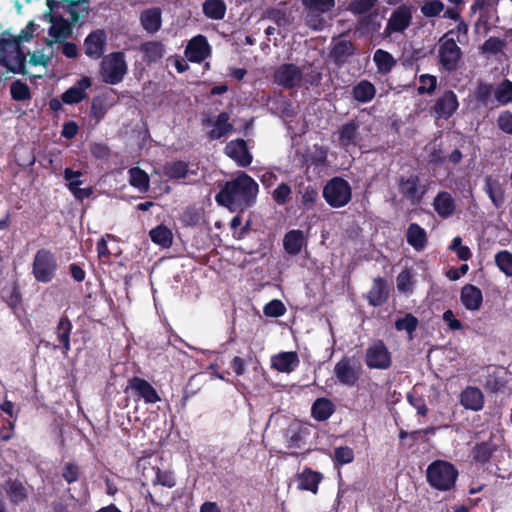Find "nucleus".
I'll return each instance as SVG.
<instances>
[{
  "instance_id": "nucleus-1",
  "label": "nucleus",
  "mask_w": 512,
  "mask_h": 512,
  "mask_svg": "<svg viewBox=\"0 0 512 512\" xmlns=\"http://www.w3.org/2000/svg\"><path fill=\"white\" fill-rule=\"evenodd\" d=\"M257 193L258 184L249 175L240 172L235 179L226 182L216 195V201L231 211L242 210L252 204Z\"/></svg>"
},
{
  "instance_id": "nucleus-2",
  "label": "nucleus",
  "mask_w": 512,
  "mask_h": 512,
  "mask_svg": "<svg viewBox=\"0 0 512 512\" xmlns=\"http://www.w3.org/2000/svg\"><path fill=\"white\" fill-rule=\"evenodd\" d=\"M427 481L433 488L448 491L454 487L458 471L453 464L444 460L432 462L426 471Z\"/></svg>"
},
{
  "instance_id": "nucleus-3",
  "label": "nucleus",
  "mask_w": 512,
  "mask_h": 512,
  "mask_svg": "<svg viewBox=\"0 0 512 512\" xmlns=\"http://www.w3.org/2000/svg\"><path fill=\"white\" fill-rule=\"evenodd\" d=\"M58 262L56 255L48 249H39L32 261V274L37 282L49 283L57 273Z\"/></svg>"
},
{
  "instance_id": "nucleus-4",
  "label": "nucleus",
  "mask_w": 512,
  "mask_h": 512,
  "mask_svg": "<svg viewBox=\"0 0 512 512\" xmlns=\"http://www.w3.org/2000/svg\"><path fill=\"white\" fill-rule=\"evenodd\" d=\"M25 62L26 56L17 43L12 42L10 39H2L0 41V66L6 72L26 74Z\"/></svg>"
},
{
  "instance_id": "nucleus-5",
  "label": "nucleus",
  "mask_w": 512,
  "mask_h": 512,
  "mask_svg": "<svg viewBox=\"0 0 512 512\" xmlns=\"http://www.w3.org/2000/svg\"><path fill=\"white\" fill-rule=\"evenodd\" d=\"M127 73V63L122 52H113L105 56L100 65L102 80L110 85L120 83Z\"/></svg>"
},
{
  "instance_id": "nucleus-6",
  "label": "nucleus",
  "mask_w": 512,
  "mask_h": 512,
  "mask_svg": "<svg viewBox=\"0 0 512 512\" xmlns=\"http://www.w3.org/2000/svg\"><path fill=\"white\" fill-rule=\"evenodd\" d=\"M352 191L350 184L339 177L331 179L323 189V197L334 208H340L351 200Z\"/></svg>"
},
{
  "instance_id": "nucleus-7",
  "label": "nucleus",
  "mask_w": 512,
  "mask_h": 512,
  "mask_svg": "<svg viewBox=\"0 0 512 512\" xmlns=\"http://www.w3.org/2000/svg\"><path fill=\"white\" fill-rule=\"evenodd\" d=\"M453 36L454 30H450L439 40V60L448 70L455 69L461 58V50Z\"/></svg>"
},
{
  "instance_id": "nucleus-8",
  "label": "nucleus",
  "mask_w": 512,
  "mask_h": 512,
  "mask_svg": "<svg viewBox=\"0 0 512 512\" xmlns=\"http://www.w3.org/2000/svg\"><path fill=\"white\" fill-rule=\"evenodd\" d=\"M412 21L411 8L402 5L395 9L386 24L383 32L384 38H393L394 34H402L410 26Z\"/></svg>"
},
{
  "instance_id": "nucleus-9",
  "label": "nucleus",
  "mask_w": 512,
  "mask_h": 512,
  "mask_svg": "<svg viewBox=\"0 0 512 512\" xmlns=\"http://www.w3.org/2000/svg\"><path fill=\"white\" fill-rule=\"evenodd\" d=\"M303 80L302 69L292 63L278 66L274 71V81L283 88H294L301 85Z\"/></svg>"
},
{
  "instance_id": "nucleus-10",
  "label": "nucleus",
  "mask_w": 512,
  "mask_h": 512,
  "mask_svg": "<svg viewBox=\"0 0 512 512\" xmlns=\"http://www.w3.org/2000/svg\"><path fill=\"white\" fill-rule=\"evenodd\" d=\"M365 361L369 368L387 369L391 365V354L383 341L377 340L367 348Z\"/></svg>"
},
{
  "instance_id": "nucleus-11",
  "label": "nucleus",
  "mask_w": 512,
  "mask_h": 512,
  "mask_svg": "<svg viewBox=\"0 0 512 512\" xmlns=\"http://www.w3.org/2000/svg\"><path fill=\"white\" fill-rule=\"evenodd\" d=\"M52 13L53 12L50 11L51 26L48 31L49 37L52 38V40H46L48 46H51L53 43L64 42L72 33L71 23L61 17L54 16Z\"/></svg>"
},
{
  "instance_id": "nucleus-12",
  "label": "nucleus",
  "mask_w": 512,
  "mask_h": 512,
  "mask_svg": "<svg viewBox=\"0 0 512 512\" xmlns=\"http://www.w3.org/2000/svg\"><path fill=\"white\" fill-rule=\"evenodd\" d=\"M107 41V35L104 30L97 29L91 32L84 40L85 54L91 59L102 57Z\"/></svg>"
},
{
  "instance_id": "nucleus-13",
  "label": "nucleus",
  "mask_w": 512,
  "mask_h": 512,
  "mask_svg": "<svg viewBox=\"0 0 512 512\" xmlns=\"http://www.w3.org/2000/svg\"><path fill=\"white\" fill-rule=\"evenodd\" d=\"M334 374L341 384L354 386L359 379L360 370L355 367L351 359L343 358L336 363Z\"/></svg>"
},
{
  "instance_id": "nucleus-14",
  "label": "nucleus",
  "mask_w": 512,
  "mask_h": 512,
  "mask_svg": "<svg viewBox=\"0 0 512 512\" xmlns=\"http://www.w3.org/2000/svg\"><path fill=\"white\" fill-rule=\"evenodd\" d=\"M210 54V46L207 39L202 35L193 37L187 44L185 56L191 62H201Z\"/></svg>"
},
{
  "instance_id": "nucleus-15",
  "label": "nucleus",
  "mask_w": 512,
  "mask_h": 512,
  "mask_svg": "<svg viewBox=\"0 0 512 512\" xmlns=\"http://www.w3.org/2000/svg\"><path fill=\"white\" fill-rule=\"evenodd\" d=\"M91 85L92 81L89 77H82L61 95L62 102L67 105L80 103L87 97V90Z\"/></svg>"
},
{
  "instance_id": "nucleus-16",
  "label": "nucleus",
  "mask_w": 512,
  "mask_h": 512,
  "mask_svg": "<svg viewBox=\"0 0 512 512\" xmlns=\"http://www.w3.org/2000/svg\"><path fill=\"white\" fill-rule=\"evenodd\" d=\"M128 389L133 390L147 404H154L160 401V396L154 387L142 378H131L125 391Z\"/></svg>"
},
{
  "instance_id": "nucleus-17",
  "label": "nucleus",
  "mask_w": 512,
  "mask_h": 512,
  "mask_svg": "<svg viewBox=\"0 0 512 512\" xmlns=\"http://www.w3.org/2000/svg\"><path fill=\"white\" fill-rule=\"evenodd\" d=\"M225 153L241 167H246L252 162V155L242 139L230 141L225 147Z\"/></svg>"
},
{
  "instance_id": "nucleus-18",
  "label": "nucleus",
  "mask_w": 512,
  "mask_h": 512,
  "mask_svg": "<svg viewBox=\"0 0 512 512\" xmlns=\"http://www.w3.org/2000/svg\"><path fill=\"white\" fill-rule=\"evenodd\" d=\"M459 106L454 92L446 91L435 103L434 110L438 118L448 119Z\"/></svg>"
},
{
  "instance_id": "nucleus-19",
  "label": "nucleus",
  "mask_w": 512,
  "mask_h": 512,
  "mask_svg": "<svg viewBox=\"0 0 512 512\" xmlns=\"http://www.w3.org/2000/svg\"><path fill=\"white\" fill-rule=\"evenodd\" d=\"M460 301L467 310L478 311L483 302V295L478 287L467 284L461 289Z\"/></svg>"
},
{
  "instance_id": "nucleus-20",
  "label": "nucleus",
  "mask_w": 512,
  "mask_h": 512,
  "mask_svg": "<svg viewBox=\"0 0 512 512\" xmlns=\"http://www.w3.org/2000/svg\"><path fill=\"white\" fill-rule=\"evenodd\" d=\"M299 357L296 352H281L271 358L272 368L281 373H290L299 365Z\"/></svg>"
},
{
  "instance_id": "nucleus-21",
  "label": "nucleus",
  "mask_w": 512,
  "mask_h": 512,
  "mask_svg": "<svg viewBox=\"0 0 512 512\" xmlns=\"http://www.w3.org/2000/svg\"><path fill=\"white\" fill-rule=\"evenodd\" d=\"M460 403L465 409L479 411L484 406L483 393L479 388L469 386L461 392Z\"/></svg>"
},
{
  "instance_id": "nucleus-22",
  "label": "nucleus",
  "mask_w": 512,
  "mask_h": 512,
  "mask_svg": "<svg viewBox=\"0 0 512 512\" xmlns=\"http://www.w3.org/2000/svg\"><path fill=\"white\" fill-rule=\"evenodd\" d=\"M400 192L412 203L419 202L424 194V189L419 186L417 176L411 175L406 179H401L399 184Z\"/></svg>"
},
{
  "instance_id": "nucleus-23",
  "label": "nucleus",
  "mask_w": 512,
  "mask_h": 512,
  "mask_svg": "<svg viewBox=\"0 0 512 512\" xmlns=\"http://www.w3.org/2000/svg\"><path fill=\"white\" fill-rule=\"evenodd\" d=\"M484 191L496 208L503 205L505 192L502 184L497 179L492 176H486L484 179Z\"/></svg>"
},
{
  "instance_id": "nucleus-24",
  "label": "nucleus",
  "mask_w": 512,
  "mask_h": 512,
  "mask_svg": "<svg viewBox=\"0 0 512 512\" xmlns=\"http://www.w3.org/2000/svg\"><path fill=\"white\" fill-rule=\"evenodd\" d=\"M322 480V475L319 472L311 469H305L297 476V485L300 490L310 491L316 494L318 485Z\"/></svg>"
},
{
  "instance_id": "nucleus-25",
  "label": "nucleus",
  "mask_w": 512,
  "mask_h": 512,
  "mask_svg": "<svg viewBox=\"0 0 512 512\" xmlns=\"http://www.w3.org/2000/svg\"><path fill=\"white\" fill-rule=\"evenodd\" d=\"M406 239L408 244L416 251H422L427 245V233L416 223L409 225L406 233Z\"/></svg>"
},
{
  "instance_id": "nucleus-26",
  "label": "nucleus",
  "mask_w": 512,
  "mask_h": 512,
  "mask_svg": "<svg viewBox=\"0 0 512 512\" xmlns=\"http://www.w3.org/2000/svg\"><path fill=\"white\" fill-rule=\"evenodd\" d=\"M437 214L443 218L451 216L455 211V201L448 192L439 193L433 202Z\"/></svg>"
},
{
  "instance_id": "nucleus-27",
  "label": "nucleus",
  "mask_w": 512,
  "mask_h": 512,
  "mask_svg": "<svg viewBox=\"0 0 512 512\" xmlns=\"http://www.w3.org/2000/svg\"><path fill=\"white\" fill-rule=\"evenodd\" d=\"M232 130L233 125L229 122V114L222 112L216 117L209 136L211 139H220L221 137L228 136Z\"/></svg>"
},
{
  "instance_id": "nucleus-28",
  "label": "nucleus",
  "mask_w": 512,
  "mask_h": 512,
  "mask_svg": "<svg viewBox=\"0 0 512 512\" xmlns=\"http://www.w3.org/2000/svg\"><path fill=\"white\" fill-rule=\"evenodd\" d=\"M80 5L82 6L83 11H87V0H47V6L51 12L59 8L67 9L72 16L73 21H77L79 18L75 15L74 9Z\"/></svg>"
},
{
  "instance_id": "nucleus-29",
  "label": "nucleus",
  "mask_w": 512,
  "mask_h": 512,
  "mask_svg": "<svg viewBox=\"0 0 512 512\" xmlns=\"http://www.w3.org/2000/svg\"><path fill=\"white\" fill-rule=\"evenodd\" d=\"M335 406L327 398H318L311 407V415L317 421L327 420L334 412Z\"/></svg>"
},
{
  "instance_id": "nucleus-30",
  "label": "nucleus",
  "mask_w": 512,
  "mask_h": 512,
  "mask_svg": "<svg viewBox=\"0 0 512 512\" xmlns=\"http://www.w3.org/2000/svg\"><path fill=\"white\" fill-rule=\"evenodd\" d=\"M141 23L143 28L149 33L157 32L162 23L161 10L159 8H150L142 12Z\"/></svg>"
},
{
  "instance_id": "nucleus-31",
  "label": "nucleus",
  "mask_w": 512,
  "mask_h": 512,
  "mask_svg": "<svg viewBox=\"0 0 512 512\" xmlns=\"http://www.w3.org/2000/svg\"><path fill=\"white\" fill-rule=\"evenodd\" d=\"M305 243L304 234L301 230H291L286 233L283 245L287 253L291 255L298 254Z\"/></svg>"
},
{
  "instance_id": "nucleus-32",
  "label": "nucleus",
  "mask_w": 512,
  "mask_h": 512,
  "mask_svg": "<svg viewBox=\"0 0 512 512\" xmlns=\"http://www.w3.org/2000/svg\"><path fill=\"white\" fill-rule=\"evenodd\" d=\"M388 289L386 281L383 278H376L368 294L369 302L373 306H379L387 300Z\"/></svg>"
},
{
  "instance_id": "nucleus-33",
  "label": "nucleus",
  "mask_w": 512,
  "mask_h": 512,
  "mask_svg": "<svg viewBox=\"0 0 512 512\" xmlns=\"http://www.w3.org/2000/svg\"><path fill=\"white\" fill-rule=\"evenodd\" d=\"M3 488L12 502H22L27 498V489L19 480H8L5 482Z\"/></svg>"
},
{
  "instance_id": "nucleus-34",
  "label": "nucleus",
  "mask_w": 512,
  "mask_h": 512,
  "mask_svg": "<svg viewBox=\"0 0 512 512\" xmlns=\"http://www.w3.org/2000/svg\"><path fill=\"white\" fill-rule=\"evenodd\" d=\"M129 183L135 189H137L141 193H145L149 189V176L148 174L138 168L134 167L129 170Z\"/></svg>"
},
{
  "instance_id": "nucleus-35",
  "label": "nucleus",
  "mask_w": 512,
  "mask_h": 512,
  "mask_svg": "<svg viewBox=\"0 0 512 512\" xmlns=\"http://www.w3.org/2000/svg\"><path fill=\"white\" fill-rule=\"evenodd\" d=\"M204 14L211 19H223L226 13V4L223 0H206L203 4Z\"/></svg>"
},
{
  "instance_id": "nucleus-36",
  "label": "nucleus",
  "mask_w": 512,
  "mask_h": 512,
  "mask_svg": "<svg viewBox=\"0 0 512 512\" xmlns=\"http://www.w3.org/2000/svg\"><path fill=\"white\" fill-rule=\"evenodd\" d=\"M414 277L415 272L412 269L406 268L401 271L396 278L397 289L399 292L404 294H411L415 284Z\"/></svg>"
},
{
  "instance_id": "nucleus-37",
  "label": "nucleus",
  "mask_w": 512,
  "mask_h": 512,
  "mask_svg": "<svg viewBox=\"0 0 512 512\" xmlns=\"http://www.w3.org/2000/svg\"><path fill=\"white\" fill-rule=\"evenodd\" d=\"M375 87L370 82L363 80L353 88V96L355 100L366 103L371 101L375 96Z\"/></svg>"
},
{
  "instance_id": "nucleus-38",
  "label": "nucleus",
  "mask_w": 512,
  "mask_h": 512,
  "mask_svg": "<svg viewBox=\"0 0 512 512\" xmlns=\"http://www.w3.org/2000/svg\"><path fill=\"white\" fill-rule=\"evenodd\" d=\"M373 60L375 61L378 70L383 73H388L396 63L393 56L382 49L375 51Z\"/></svg>"
},
{
  "instance_id": "nucleus-39",
  "label": "nucleus",
  "mask_w": 512,
  "mask_h": 512,
  "mask_svg": "<svg viewBox=\"0 0 512 512\" xmlns=\"http://www.w3.org/2000/svg\"><path fill=\"white\" fill-rule=\"evenodd\" d=\"M141 51L149 61H156L165 53L164 45L158 41H150L141 46Z\"/></svg>"
},
{
  "instance_id": "nucleus-40",
  "label": "nucleus",
  "mask_w": 512,
  "mask_h": 512,
  "mask_svg": "<svg viewBox=\"0 0 512 512\" xmlns=\"http://www.w3.org/2000/svg\"><path fill=\"white\" fill-rule=\"evenodd\" d=\"M150 237L154 243L162 247H169L172 243L171 231L167 227L162 225L152 229L150 231Z\"/></svg>"
},
{
  "instance_id": "nucleus-41",
  "label": "nucleus",
  "mask_w": 512,
  "mask_h": 512,
  "mask_svg": "<svg viewBox=\"0 0 512 512\" xmlns=\"http://www.w3.org/2000/svg\"><path fill=\"white\" fill-rule=\"evenodd\" d=\"M358 126L354 122H350L342 126L339 131V143L341 146L347 147L354 144L357 138Z\"/></svg>"
},
{
  "instance_id": "nucleus-42",
  "label": "nucleus",
  "mask_w": 512,
  "mask_h": 512,
  "mask_svg": "<svg viewBox=\"0 0 512 512\" xmlns=\"http://www.w3.org/2000/svg\"><path fill=\"white\" fill-rule=\"evenodd\" d=\"M72 325L67 318H61L57 327V337L65 352L70 350V332Z\"/></svg>"
},
{
  "instance_id": "nucleus-43",
  "label": "nucleus",
  "mask_w": 512,
  "mask_h": 512,
  "mask_svg": "<svg viewBox=\"0 0 512 512\" xmlns=\"http://www.w3.org/2000/svg\"><path fill=\"white\" fill-rule=\"evenodd\" d=\"M444 9V3L440 0H426L420 8L421 13L427 18L439 16Z\"/></svg>"
},
{
  "instance_id": "nucleus-44",
  "label": "nucleus",
  "mask_w": 512,
  "mask_h": 512,
  "mask_svg": "<svg viewBox=\"0 0 512 512\" xmlns=\"http://www.w3.org/2000/svg\"><path fill=\"white\" fill-rule=\"evenodd\" d=\"M188 172L187 165L184 162H171L164 166V174L171 179H181Z\"/></svg>"
},
{
  "instance_id": "nucleus-45",
  "label": "nucleus",
  "mask_w": 512,
  "mask_h": 512,
  "mask_svg": "<svg viewBox=\"0 0 512 512\" xmlns=\"http://www.w3.org/2000/svg\"><path fill=\"white\" fill-rule=\"evenodd\" d=\"M10 93L12 98L16 101H24L31 98L29 87L20 80L11 84Z\"/></svg>"
},
{
  "instance_id": "nucleus-46",
  "label": "nucleus",
  "mask_w": 512,
  "mask_h": 512,
  "mask_svg": "<svg viewBox=\"0 0 512 512\" xmlns=\"http://www.w3.org/2000/svg\"><path fill=\"white\" fill-rule=\"evenodd\" d=\"M495 261L499 269L507 276H512V254L506 250L496 254Z\"/></svg>"
},
{
  "instance_id": "nucleus-47",
  "label": "nucleus",
  "mask_w": 512,
  "mask_h": 512,
  "mask_svg": "<svg viewBox=\"0 0 512 512\" xmlns=\"http://www.w3.org/2000/svg\"><path fill=\"white\" fill-rule=\"evenodd\" d=\"M303 5L311 11L320 13L330 11L334 5V0H302Z\"/></svg>"
},
{
  "instance_id": "nucleus-48",
  "label": "nucleus",
  "mask_w": 512,
  "mask_h": 512,
  "mask_svg": "<svg viewBox=\"0 0 512 512\" xmlns=\"http://www.w3.org/2000/svg\"><path fill=\"white\" fill-rule=\"evenodd\" d=\"M495 98L500 104H507L512 101V82L506 80L495 90Z\"/></svg>"
},
{
  "instance_id": "nucleus-49",
  "label": "nucleus",
  "mask_w": 512,
  "mask_h": 512,
  "mask_svg": "<svg viewBox=\"0 0 512 512\" xmlns=\"http://www.w3.org/2000/svg\"><path fill=\"white\" fill-rule=\"evenodd\" d=\"M38 28V25H36L33 21H30L25 28H23L20 33L17 36H14L12 39H10L12 42L17 43V45L20 47V44L29 42L34 36L35 32Z\"/></svg>"
},
{
  "instance_id": "nucleus-50",
  "label": "nucleus",
  "mask_w": 512,
  "mask_h": 512,
  "mask_svg": "<svg viewBox=\"0 0 512 512\" xmlns=\"http://www.w3.org/2000/svg\"><path fill=\"white\" fill-rule=\"evenodd\" d=\"M418 320L412 314H406L403 318L396 321L395 327L398 331H406L411 335L417 328Z\"/></svg>"
},
{
  "instance_id": "nucleus-51",
  "label": "nucleus",
  "mask_w": 512,
  "mask_h": 512,
  "mask_svg": "<svg viewBox=\"0 0 512 512\" xmlns=\"http://www.w3.org/2000/svg\"><path fill=\"white\" fill-rule=\"evenodd\" d=\"M354 459V452L348 446H340L334 450V460L338 465L349 464Z\"/></svg>"
},
{
  "instance_id": "nucleus-52",
  "label": "nucleus",
  "mask_w": 512,
  "mask_h": 512,
  "mask_svg": "<svg viewBox=\"0 0 512 512\" xmlns=\"http://www.w3.org/2000/svg\"><path fill=\"white\" fill-rule=\"evenodd\" d=\"M263 312L267 317H280L285 314L286 308L280 300L274 299L264 306Z\"/></svg>"
},
{
  "instance_id": "nucleus-53",
  "label": "nucleus",
  "mask_w": 512,
  "mask_h": 512,
  "mask_svg": "<svg viewBox=\"0 0 512 512\" xmlns=\"http://www.w3.org/2000/svg\"><path fill=\"white\" fill-rule=\"evenodd\" d=\"M419 83L418 92L420 94L432 93L436 88L437 78L433 75L422 74L419 77Z\"/></svg>"
},
{
  "instance_id": "nucleus-54",
  "label": "nucleus",
  "mask_w": 512,
  "mask_h": 512,
  "mask_svg": "<svg viewBox=\"0 0 512 512\" xmlns=\"http://www.w3.org/2000/svg\"><path fill=\"white\" fill-rule=\"evenodd\" d=\"M81 176L82 173L80 171H73L70 168H66L64 170V179L66 180L67 187L71 192L82 184V180L80 179Z\"/></svg>"
},
{
  "instance_id": "nucleus-55",
  "label": "nucleus",
  "mask_w": 512,
  "mask_h": 512,
  "mask_svg": "<svg viewBox=\"0 0 512 512\" xmlns=\"http://www.w3.org/2000/svg\"><path fill=\"white\" fill-rule=\"evenodd\" d=\"M450 249L457 254L461 260H468L471 257V251L467 246L462 245L461 237L457 236L452 240Z\"/></svg>"
},
{
  "instance_id": "nucleus-56",
  "label": "nucleus",
  "mask_w": 512,
  "mask_h": 512,
  "mask_svg": "<svg viewBox=\"0 0 512 512\" xmlns=\"http://www.w3.org/2000/svg\"><path fill=\"white\" fill-rule=\"evenodd\" d=\"M52 60V54H46L44 51H34L29 55V64L33 66L47 67Z\"/></svg>"
},
{
  "instance_id": "nucleus-57",
  "label": "nucleus",
  "mask_w": 512,
  "mask_h": 512,
  "mask_svg": "<svg viewBox=\"0 0 512 512\" xmlns=\"http://www.w3.org/2000/svg\"><path fill=\"white\" fill-rule=\"evenodd\" d=\"M153 484H159L168 488L175 486V479L171 472L157 469Z\"/></svg>"
},
{
  "instance_id": "nucleus-58",
  "label": "nucleus",
  "mask_w": 512,
  "mask_h": 512,
  "mask_svg": "<svg viewBox=\"0 0 512 512\" xmlns=\"http://www.w3.org/2000/svg\"><path fill=\"white\" fill-rule=\"evenodd\" d=\"M318 199V192L312 188L307 187L302 192L301 203L305 209H311L316 200Z\"/></svg>"
},
{
  "instance_id": "nucleus-59",
  "label": "nucleus",
  "mask_w": 512,
  "mask_h": 512,
  "mask_svg": "<svg viewBox=\"0 0 512 512\" xmlns=\"http://www.w3.org/2000/svg\"><path fill=\"white\" fill-rule=\"evenodd\" d=\"M327 158V150L321 146H314L309 153L308 161L311 164H324Z\"/></svg>"
},
{
  "instance_id": "nucleus-60",
  "label": "nucleus",
  "mask_w": 512,
  "mask_h": 512,
  "mask_svg": "<svg viewBox=\"0 0 512 512\" xmlns=\"http://www.w3.org/2000/svg\"><path fill=\"white\" fill-rule=\"evenodd\" d=\"M498 127L507 134H512V114L508 111L502 112L497 119Z\"/></svg>"
},
{
  "instance_id": "nucleus-61",
  "label": "nucleus",
  "mask_w": 512,
  "mask_h": 512,
  "mask_svg": "<svg viewBox=\"0 0 512 512\" xmlns=\"http://www.w3.org/2000/svg\"><path fill=\"white\" fill-rule=\"evenodd\" d=\"M271 18L275 21L277 26L283 30H286L292 24L291 16L280 11L272 12Z\"/></svg>"
},
{
  "instance_id": "nucleus-62",
  "label": "nucleus",
  "mask_w": 512,
  "mask_h": 512,
  "mask_svg": "<svg viewBox=\"0 0 512 512\" xmlns=\"http://www.w3.org/2000/svg\"><path fill=\"white\" fill-rule=\"evenodd\" d=\"M290 193H291L290 187L287 184L282 183V184L278 185V187L274 190L273 198L277 203L283 204L287 201Z\"/></svg>"
},
{
  "instance_id": "nucleus-63",
  "label": "nucleus",
  "mask_w": 512,
  "mask_h": 512,
  "mask_svg": "<svg viewBox=\"0 0 512 512\" xmlns=\"http://www.w3.org/2000/svg\"><path fill=\"white\" fill-rule=\"evenodd\" d=\"M350 53H351V43L346 40L337 41L332 50V54L337 58H341L343 56L349 55Z\"/></svg>"
},
{
  "instance_id": "nucleus-64",
  "label": "nucleus",
  "mask_w": 512,
  "mask_h": 512,
  "mask_svg": "<svg viewBox=\"0 0 512 512\" xmlns=\"http://www.w3.org/2000/svg\"><path fill=\"white\" fill-rule=\"evenodd\" d=\"M62 475L68 483H73L78 480L79 469L73 463H66Z\"/></svg>"
}]
</instances>
